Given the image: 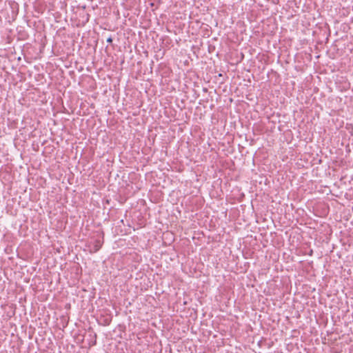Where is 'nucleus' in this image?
Masks as SVG:
<instances>
[{
	"instance_id": "f257e3e1",
	"label": "nucleus",
	"mask_w": 353,
	"mask_h": 353,
	"mask_svg": "<svg viewBox=\"0 0 353 353\" xmlns=\"http://www.w3.org/2000/svg\"><path fill=\"white\" fill-rule=\"evenodd\" d=\"M101 247V243L99 241H97L96 244L94 245V248H92V251L93 252H97L98 251L100 248Z\"/></svg>"
},
{
	"instance_id": "f03ea898",
	"label": "nucleus",
	"mask_w": 353,
	"mask_h": 353,
	"mask_svg": "<svg viewBox=\"0 0 353 353\" xmlns=\"http://www.w3.org/2000/svg\"><path fill=\"white\" fill-rule=\"evenodd\" d=\"M112 41V39L110 38L108 39V42H111Z\"/></svg>"
}]
</instances>
